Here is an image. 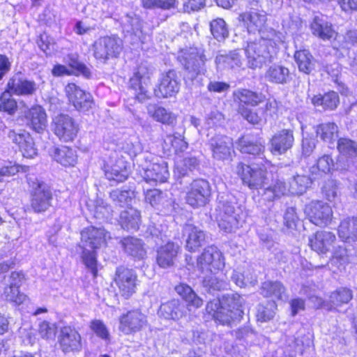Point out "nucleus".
Instances as JSON below:
<instances>
[{
	"mask_svg": "<svg viewBox=\"0 0 357 357\" xmlns=\"http://www.w3.org/2000/svg\"><path fill=\"white\" fill-rule=\"evenodd\" d=\"M110 238L109 232L102 227L90 226L81 231L79 248L82 250V259L94 276L98 271L96 250L105 245Z\"/></svg>",
	"mask_w": 357,
	"mask_h": 357,
	"instance_id": "f257e3e1",
	"label": "nucleus"
},
{
	"mask_svg": "<svg viewBox=\"0 0 357 357\" xmlns=\"http://www.w3.org/2000/svg\"><path fill=\"white\" fill-rule=\"evenodd\" d=\"M178 59L184 68V79L192 85H202V75L206 72V60L204 52L197 48L183 51Z\"/></svg>",
	"mask_w": 357,
	"mask_h": 357,
	"instance_id": "f03ea898",
	"label": "nucleus"
},
{
	"mask_svg": "<svg viewBox=\"0 0 357 357\" xmlns=\"http://www.w3.org/2000/svg\"><path fill=\"white\" fill-rule=\"evenodd\" d=\"M236 203L220 200L216 208L215 218L220 230L226 233L235 232L244 222V215Z\"/></svg>",
	"mask_w": 357,
	"mask_h": 357,
	"instance_id": "7ed1b4c3",
	"label": "nucleus"
},
{
	"mask_svg": "<svg viewBox=\"0 0 357 357\" xmlns=\"http://www.w3.org/2000/svg\"><path fill=\"white\" fill-rule=\"evenodd\" d=\"M248 68H261L266 62H271L274 58L275 47L271 40L260 38L250 41L244 50Z\"/></svg>",
	"mask_w": 357,
	"mask_h": 357,
	"instance_id": "20e7f679",
	"label": "nucleus"
},
{
	"mask_svg": "<svg viewBox=\"0 0 357 357\" xmlns=\"http://www.w3.org/2000/svg\"><path fill=\"white\" fill-rule=\"evenodd\" d=\"M236 172L239 175L244 185L250 189H259L265 187L273 176L271 172H268L261 165L260 162L252 165H248L243 162H238L236 167Z\"/></svg>",
	"mask_w": 357,
	"mask_h": 357,
	"instance_id": "39448f33",
	"label": "nucleus"
},
{
	"mask_svg": "<svg viewBox=\"0 0 357 357\" xmlns=\"http://www.w3.org/2000/svg\"><path fill=\"white\" fill-rule=\"evenodd\" d=\"M153 70L146 63H141L135 69L133 75L130 78V88L135 91L136 98L141 102L150 98V92L148 90L151 84V77Z\"/></svg>",
	"mask_w": 357,
	"mask_h": 357,
	"instance_id": "423d86ee",
	"label": "nucleus"
},
{
	"mask_svg": "<svg viewBox=\"0 0 357 357\" xmlns=\"http://www.w3.org/2000/svg\"><path fill=\"white\" fill-rule=\"evenodd\" d=\"M137 165L147 183H164L169 176L167 162L164 160L151 163L149 156H140L137 159Z\"/></svg>",
	"mask_w": 357,
	"mask_h": 357,
	"instance_id": "0eeeda50",
	"label": "nucleus"
},
{
	"mask_svg": "<svg viewBox=\"0 0 357 357\" xmlns=\"http://www.w3.org/2000/svg\"><path fill=\"white\" fill-rule=\"evenodd\" d=\"M93 48L95 58L105 63L119 56L123 49V41L114 36L100 37L94 42Z\"/></svg>",
	"mask_w": 357,
	"mask_h": 357,
	"instance_id": "6e6552de",
	"label": "nucleus"
},
{
	"mask_svg": "<svg viewBox=\"0 0 357 357\" xmlns=\"http://www.w3.org/2000/svg\"><path fill=\"white\" fill-rule=\"evenodd\" d=\"M32 188L31 208L36 213L45 212L52 206V193L50 187L45 182L36 180Z\"/></svg>",
	"mask_w": 357,
	"mask_h": 357,
	"instance_id": "1a4fd4ad",
	"label": "nucleus"
},
{
	"mask_svg": "<svg viewBox=\"0 0 357 357\" xmlns=\"http://www.w3.org/2000/svg\"><path fill=\"white\" fill-rule=\"evenodd\" d=\"M137 280V275L133 269L123 266L116 268L114 281L121 295L126 298H128L135 292Z\"/></svg>",
	"mask_w": 357,
	"mask_h": 357,
	"instance_id": "9d476101",
	"label": "nucleus"
},
{
	"mask_svg": "<svg viewBox=\"0 0 357 357\" xmlns=\"http://www.w3.org/2000/svg\"><path fill=\"white\" fill-rule=\"evenodd\" d=\"M310 221L319 227L328 225L333 216L331 207L326 203L321 201H312L305 208Z\"/></svg>",
	"mask_w": 357,
	"mask_h": 357,
	"instance_id": "9b49d317",
	"label": "nucleus"
},
{
	"mask_svg": "<svg viewBox=\"0 0 357 357\" xmlns=\"http://www.w3.org/2000/svg\"><path fill=\"white\" fill-rule=\"evenodd\" d=\"M53 131L63 142L73 141L78 132V126L68 114H60L53 119Z\"/></svg>",
	"mask_w": 357,
	"mask_h": 357,
	"instance_id": "f8f14e48",
	"label": "nucleus"
},
{
	"mask_svg": "<svg viewBox=\"0 0 357 357\" xmlns=\"http://www.w3.org/2000/svg\"><path fill=\"white\" fill-rule=\"evenodd\" d=\"M211 189L209 183L205 179L194 180L188 192L186 201L192 207L205 206L209 201Z\"/></svg>",
	"mask_w": 357,
	"mask_h": 357,
	"instance_id": "ddd939ff",
	"label": "nucleus"
},
{
	"mask_svg": "<svg viewBox=\"0 0 357 357\" xmlns=\"http://www.w3.org/2000/svg\"><path fill=\"white\" fill-rule=\"evenodd\" d=\"M197 266L204 271L215 273L225 266L221 252L215 246L206 248L197 259Z\"/></svg>",
	"mask_w": 357,
	"mask_h": 357,
	"instance_id": "4468645a",
	"label": "nucleus"
},
{
	"mask_svg": "<svg viewBox=\"0 0 357 357\" xmlns=\"http://www.w3.org/2000/svg\"><path fill=\"white\" fill-rule=\"evenodd\" d=\"M208 145L212 157L216 160H229L234 152L232 138L225 135L215 134L209 139Z\"/></svg>",
	"mask_w": 357,
	"mask_h": 357,
	"instance_id": "2eb2a0df",
	"label": "nucleus"
},
{
	"mask_svg": "<svg viewBox=\"0 0 357 357\" xmlns=\"http://www.w3.org/2000/svg\"><path fill=\"white\" fill-rule=\"evenodd\" d=\"M145 202L163 215H171L175 211L174 202L158 189L148 190L145 192Z\"/></svg>",
	"mask_w": 357,
	"mask_h": 357,
	"instance_id": "dca6fc26",
	"label": "nucleus"
},
{
	"mask_svg": "<svg viewBox=\"0 0 357 357\" xmlns=\"http://www.w3.org/2000/svg\"><path fill=\"white\" fill-rule=\"evenodd\" d=\"M7 136L13 143L18 146L24 157L32 158L37 155L35 142L28 131L22 129L9 130Z\"/></svg>",
	"mask_w": 357,
	"mask_h": 357,
	"instance_id": "f3484780",
	"label": "nucleus"
},
{
	"mask_svg": "<svg viewBox=\"0 0 357 357\" xmlns=\"http://www.w3.org/2000/svg\"><path fill=\"white\" fill-rule=\"evenodd\" d=\"M59 343L61 351L66 354L77 352L82 349V337L74 328H61L59 335Z\"/></svg>",
	"mask_w": 357,
	"mask_h": 357,
	"instance_id": "a211bd4d",
	"label": "nucleus"
},
{
	"mask_svg": "<svg viewBox=\"0 0 357 357\" xmlns=\"http://www.w3.org/2000/svg\"><path fill=\"white\" fill-rule=\"evenodd\" d=\"M69 101L79 111H88L91 108L93 100L89 93H86L75 84L70 83L66 88Z\"/></svg>",
	"mask_w": 357,
	"mask_h": 357,
	"instance_id": "6ab92c4d",
	"label": "nucleus"
},
{
	"mask_svg": "<svg viewBox=\"0 0 357 357\" xmlns=\"http://www.w3.org/2000/svg\"><path fill=\"white\" fill-rule=\"evenodd\" d=\"M119 329L125 334L136 333L146 326V317L139 310L128 311L120 317Z\"/></svg>",
	"mask_w": 357,
	"mask_h": 357,
	"instance_id": "aec40b11",
	"label": "nucleus"
},
{
	"mask_svg": "<svg viewBox=\"0 0 357 357\" xmlns=\"http://www.w3.org/2000/svg\"><path fill=\"white\" fill-rule=\"evenodd\" d=\"M179 91V82L177 73L170 70L163 74L157 88L154 89L155 96L159 98L172 97Z\"/></svg>",
	"mask_w": 357,
	"mask_h": 357,
	"instance_id": "412c9836",
	"label": "nucleus"
},
{
	"mask_svg": "<svg viewBox=\"0 0 357 357\" xmlns=\"http://www.w3.org/2000/svg\"><path fill=\"white\" fill-rule=\"evenodd\" d=\"M185 238V248L190 252L197 251L206 242V234L204 231L192 224H185L183 228Z\"/></svg>",
	"mask_w": 357,
	"mask_h": 357,
	"instance_id": "4be33fe9",
	"label": "nucleus"
},
{
	"mask_svg": "<svg viewBox=\"0 0 357 357\" xmlns=\"http://www.w3.org/2000/svg\"><path fill=\"white\" fill-rule=\"evenodd\" d=\"M310 29L314 36L324 41L336 39L338 35L333 27V24L322 15L314 17Z\"/></svg>",
	"mask_w": 357,
	"mask_h": 357,
	"instance_id": "5701e85b",
	"label": "nucleus"
},
{
	"mask_svg": "<svg viewBox=\"0 0 357 357\" xmlns=\"http://www.w3.org/2000/svg\"><path fill=\"white\" fill-rule=\"evenodd\" d=\"M7 88L13 94L22 96H32L38 89L36 83L17 74L11 77L7 84Z\"/></svg>",
	"mask_w": 357,
	"mask_h": 357,
	"instance_id": "b1692460",
	"label": "nucleus"
},
{
	"mask_svg": "<svg viewBox=\"0 0 357 357\" xmlns=\"http://www.w3.org/2000/svg\"><path fill=\"white\" fill-rule=\"evenodd\" d=\"M179 245L172 241L162 245L157 249L156 263L162 268H168L174 266Z\"/></svg>",
	"mask_w": 357,
	"mask_h": 357,
	"instance_id": "393cba45",
	"label": "nucleus"
},
{
	"mask_svg": "<svg viewBox=\"0 0 357 357\" xmlns=\"http://www.w3.org/2000/svg\"><path fill=\"white\" fill-rule=\"evenodd\" d=\"M335 240V235L333 232L319 231L310 238V245L313 250L325 254L334 248Z\"/></svg>",
	"mask_w": 357,
	"mask_h": 357,
	"instance_id": "a878e982",
	"label": "nucleus"
},
{
	"mask_svg": "<svg viewBox=\"0 0 357 357\" xmlns=\"http://www.w3.org/2000/svg\"><path fill=\"white\" fill-rule=\"evenodd\" d=\"M237 149L242 153L258 156L261 161L260 164L266 162L264 156V146L260 141H254L249 136H242L236 142Z\"/></svg>",
	"mask_w": 357,
	"mask_h": 357,
	"instance_id": "bb28decb",
	"label": "nucleus"
},
{
	"mask_svg": "<svg viewBox=\"0 0 357 357\" xmlns=\"http://www.w3.org/2000/svg\"><path fill=\"white\" fill-rule=\"evenodd\" d=\"M26 118L28 126L38 133L43 132L47 128V114L40 105L32 107L28 111Z\"/></svg>",
	"mask_w": 357,
	"mask_h": 357,
	"instance_id": "cd10ccee",
	"label": "nucleus"
},
{
	"mask_svg": "<svg viewBox=\"0 0 357 357\" xmlns=\"http://www.w3.org/2000/svg\"><path fill=\"white\" fill-rule=\"evenodd\" d=\"M293 132L290 130H282L276 133L271 141V151L273 154H282L289 149L294 143Z\"/></svg>",
	"mask_w": 357,
	"mask_h": 357,
	"instance_id": "c85d7f7f",
	"label": "nucleus"
},
{
	"mask_svg": "<svg viewBox=\"0 0 357 357\" xmlns=\"http://www.w3.org/2000/svg\"><path fill=\"white\" fill-rule=\"evenodd\" d=\"M186 312L185 306L176 299L162 303L158 310L159 316L165 319L178 320L184 317Z\"/></svg>",
	"mask_w": 357,
	"mask_h": 357,
	"instance_id": "c756f323",
	"label": "nucleus"
},
{
	"mask_svg": "<svg viewBox=\"0 0 357 357\" xmlns=\"http://www.w3.org/2000/svg\"><path fill=\"white\" fill-rule=\"evenodd\" d=\"M259 293L264 297L270 298L273 301H284L287 298V290L280 281L267 280L261 283Z\"/></svg>",
	"mask_w": 357,
	"mask_h": 357,
	"instance_id": "7c9ffc66",
	"label": "nucleus"
},
{
	"mask_svg": "<svg viewBox=\"0 0 357 357\" xmlns=\"http://www.w3.org/2000/svg\"><path fill=\"white\" fill-rule=\"evenodd\" d=\"M239 21L247 26L248 32L260 31L266 22V16L256 10L244 12L239 15Z\"/></svg>",
	"mask_w": 357,
	"mask_h": 357,
	"instance_id": "2f4dec72",
	"label": "nucleus"
},
{
	"mask_svg": "<svg viewBox=\"0 0 357 357\" xmlns=\"http://www.w3.org/2000/svg\"><path fill=\"white\" fill-rule=\"evenodd\" d=\"M234 101L238 105L257 106L265 100L261 93L252 91L247 89H238L233 92Z\"/></svg>",
	"mask_w": 357,
	"mask_h": 357,
	"instance_id": "473e14b6",
	"label": "nucleus"
},
{
	"mask_svg": "<svg viewBox=\"0 0 357 357\" xmlns=\"http://www.w3.org/2000/svg\"><path fill=\"white\" fill-rule=\"evenodd\" d=\"M265 79L271 83L287 84L291 80V76L288 68L282 65L273 64L267 69Z\"/></svg>",
	"mask_w": 357,
	"mask_h": 357,
	"instance_id": "72a5a7b5",
	"label": "nucleus"
},
{
	"mask_svg": "<svg viewBox=\"0 0 357 357\" xmlns=\"http://www.w3.org/2000/svg\"><path fill=\"white\" fill-rule=\"evenodd\" d=\"M120 243L125 252L137 259H142L146 255L144 244L139 238L127 236Z\"/></svg>",
	"mask_w": 357,
	"mask_h": 357,
	"instance_id": "f704fd0d",
	"label": "nucleus"
},
{
	"mask_svg": "<svg viewBox=\"0 0 357 357\" xmlns=\"http://www.w3.org/2000/svg\"><path fill=\"white\" fill-rule=\"evenodd\" d=\"M140 222V212L136 208L128 207L126 210L121 212L119 223L123 229L136 231L139 229Z\"/></svg>",
	"mask_w": 357,
	"mask_h": 357,
	"instance_id": "c9c22d12",
	"label": "nucleus"
},
{
	"mask_svg": "<svg viewBox=\"0 0 357 357\" xmlns=\"http://www.w3.org/2000/svg\"><path fill=\"white\" fill-rule=\"evenodd\" d=\"M128 170L122 159H119L111 166H107L105 169L106 178L109 181L121 183L126 181L128 176Z\"/></svg>",
	"mask_w": 357,
	"mask_h": 357,
	"instance_id": "e433bc0d",
	"label": "nucleus"
},
{
	"mask_svg": "<svg viewBox=\"0 0 357 357\" xmlns=\"http://www.w3.org/2000/svg\"><path fill=\"white\" fill-rule=\"evenodd\" d=\"M147 112L154 120L162 124L172 126L176 120V116L173 112L156 105H149Z\"/></svg>",
	"mask_w": 357,
	"mask_h": 357,
	"instance_id": "4c0bfd02",
	"label": "nucleus"
},
{
	"mask_svg": "<svg viewBox=\"0 0 357 357\" xmlns=\"http://www.w3.org/2000/svg\"><path fill=\"white\" fill-rule=\"evenodd\" d=\"M263 188H264V199L269 202L274 201L287 192L285 183L279 180L278 176L275 178L271 176L269 183Z\"/></svg>",
	"mask_w": 357,
	"mask_h": 357,
	"instance_id": "58836bf2",
	"label": "nucleus"
},
{
	"mask_svg": "<svg viewBox=\"0 0 357 357\" xmlns=\"http://www.w3.org/2000/svg\"><path fill=\"white\" fill-rule=\"evenodd\" d=\"M294 59L299 71L310 75L314 70L316 61L308 50L296 51Z\"/></svg>",
	"mask_w": 357,
	"mask_h": 357,
	"instance_id": "ea45409f",
	"label": "nucleus"
},
{
	"mask_svg": "<svg viewBox=\"0 0 357 357\" xmlns=\"http://www.w3.org/2000/svg\"><path fill=\"white\" fill-rule=\"evenodd\" d=\"M240 50L229 52L227 54H219L215 58V63L219 68H234L241 67L243 65L242 56Z\"/></svg>",
	"mask_w": 357,
	"mask_h": 357,
	"instance_id": "a19ab883",
	"label": "nucleus"
},
{
	"mask_svg": "<svg viewBox=\"0 0 357 357\" xmlns=\"http://www.w3.org/2000/svg\"><path fill=\"white\" fill-rule=\"evenodd\" d=\"M312 183V178L310 176L296 174L289 181V189L287 190L292 195H301L306 192Z\"/></svg>",
	"mask_w": 357,
	"mask_h": 357,
	"instance_id": "79ce46f5",
	"label": "nucleus"
},
{
	"mask_svg": "<svg viewBox=\"0 0 357 357\" xmlns=\"http://www.w3.org/2000/svg\"><path fill=\"white\" fill-rule=\"evenodd\" d=\"M52 155L57 162L66 167L74 166L77 161L75 151L66 146L55 148Z\"/></svg>",
	"mask_w": 357,
	"mask_h": 357,
	"instance_id": "37998d69",
	"label": "nucleus"
},
{
	"mask_svg": "<svg viewBox=\"0 0 357 357\" xmlns=\"http://www.w3.org/2000/svg\"><path fill=\"white\" fill-rule=\"evenodd\" d=\"M340 238L343 241L357 240V218L343 220L338 227Z\"/></svg>",
	"mask_w": 357,
	"mask_h": 357,
	"instance_id": "c03bdc74",
	"label": "nucleus"
},
{
	"mask_svg": "<svg viewBox=\"0 0 357 357\" xmlns=\"http://www.w3.org/2000/svg\"><path fill=\"white\" fill-rule=\"evenodd\" d=\"M339 96L335 91H330L324 95L314 96L312 98V103L315 106H321L324 109H334L339 103Z\"/></svg>",
	"mask_w": 357,
	"mask_h": 357,
	"instance_id": "a18cd8bd",
	"label": "nucleus"
},
{
	"mask_svg": "<svg viewBox=\"0 0 357 357\" xmlns=\"http://www.w3.org/2000/svg\"><path fill=\"white\" fill-rule=\"evenodd\" d=\"M316 133L324 142L332 143L337 137L338 127L335 123H321L317 126Z\"/></svg>",
	"mask_w": 357,
	"mask_h": 357,
	"instance_id": "49530a36",
	"label": "nucleus"
},
{
	"mask_svg": "<svg viewBox=\"0 0 357 357\" xmlns=\"http://www.w3.org/2000/svg\"><path fill=\"white\" fill-rule=\"evenodd\" d=\"M109 197L116 205L123 206L135 197V192L125 188H116L109 192Z\"/></svg>",
	"mask_w": 357,
	"mask_h": 357,
	"instance_id": "de8ad7c7",
	"label": "nucleus"
},
{
	"mask_svg": "<svg viewBox=\"0 0 357 357\" xmlns=\"http://www.w3.org/2000/svg\"><path fill=\"white\" fill-rule=\"evenodd\" d=\"M202 284L204 291L208 294H214L215 291L226 289L228 287L226 281L214 275L204 277Z\"/></svg>",
	"mask_w": 357,
	"mask_h": 357,
	"instance_id": "09e8293b",
	"label": "nucleus"
},
{
	"mask_svg": "<svg viewBox=\"0 0 357 357\" xmlns=\"http://www.w3.org/2000/svg\"><path fill=\"white\" fill-rule=\"evenodd\" d=\"M12 92L7 88L0 96V111L8 113L10 115L14 114L17 109V104L13 98Z\"/></svg>",
	"mask_w": 357,
	"mask_h": 357,
	"instance_id": "8fccbe9b",
	"label": "nucleus"
},
{
	"mask_svg": "<svg viewBox=\"0 0 357 357\" xmlns=\"http://www.w3.org/2000/svg\"><path fill=\"white\" fill-rule=\"evenodd\" d=\"M211 32L218 41H222L229 36V29L225 21L222 18H217L210 23Z\"/></svg>",
	"mask_w": 357,
	"mask_h": 357,
	"instance_id": "3c124183",
	"label": "nucleus"
},
{
	"mask_svg": "<svg viewBox=\"0 0 357 357\" xmlns=\"http://www.w3.org/2000/svg\"><path fill=\"white\" fill-rule=\"evenodd\" d=\"M242 313L243 311H234L222 305L218 312L215 313L213 319L222 325L229 324L231 321L241 317Z\"/></svg>",
	"mask_w": 357,
	"mask_h": 357,
	"instance_id": "603ef678",
	"label": "nucleus"
},
{
	"mask_svg": "<svg viewBox=\"0 0 357 357\" xmlns=\"http://www.w3.org/2000/svg\"><path fill=\"white\" fill-rule=\"evenodd\" d=\"M353 294L351 289L346 287H340L330 295V302L334 305H341L348 303L352 298Z\"/></svg>",
	"mask_w": 357,
	"mask_h": 357,
	"instance_id": "864d4df0",
	"label": "nucleus"
},
{
	"mask_svg": "<svg viewBox=\"0 0 357 357\" xmlns=\"http://www.w3.org/2000/svg\"><path fill=\"white\" fill-rule=\"evenodd\" d=\"M339 152L349 158L357 157V142L348 138H340L337 142Z\"/></svg>",
	"mask_w": 357,
	"mask_h": 357,
	"instance_id": "5fc2aeb1",
	"label": "nucleus"
},
{
	"mask_svg": "<svg viewBox=\"0 0 357 357\" xmlns=\"http://www.w3.org/2000/svg\"><path fill=\"white\" fill-rule=\"evenodd\" d=\"M165 142L171 144L176 153L184 151L187 149L188 145L184 139L183 133L177 132L173 135H167Z\"/></svg>",
	"mask_w": 357,
	"mask_h": 357,
	"instance_id": "6e6d98bb",
	"label": "nucleus"
},
{
	"mask_svg": "<svg viewBox=\"0 0 357 357\" xmlns=\"http://www.w3.org/2000/svg\"><path fill=\"white\" fill-rule=\"evenodd\" d=\"M243 301L242 297L238 294H227L222 297V305L234 311H243L241 309Z\"/></svg>",
	"mask_w": 357,
	"mask_h": 357,
	"instance_id": "4d7b16f0",
	"label": "nucleus"
},
{
	"mask_svg": "<svg viewBox=\"0 0 357 357\" xmlns=\"http://www.w3.org/2000/svg\"><path fill=\"white\" fill-rule=\"evenodd\" d=\"M199 166V162L195 157H185L178 162L176 166V171L180 176H185L188 172H192Z\"/></svg>",
	"mask_w": 357,
	"mask_h": 357,
	"instance_id": "13d9d810",
	"label": "nucleus"
},
{
	"mask_svg": "<svg viewBox=\"0 0 357 357\" xmlns=\"http://www.w3.org/2000/svg\"><path fill=\"white\" fill-rule=\"evenodd\" d=\"M111 206L103 200H98L93 209V216L99 220H105L112 216Z\"/></svg>",
	"mask_w": 357,
	"mask_h": 357,
	"instance_id": "bf43d9fd",
	"label": "nucleus"
},
{
	"mask_svg": "<svg viewBox=\"0 0 357 357\" xmlns=\"http://www.w3.org/2000/svg\"><path fill=\"white\" fill-rule=\"evenodd\" d=\"M123 149L134 159L137 164V159L140 156H147L146 154H140L142 151V145L137 139L128 140Z\"/></svg>",
	"mask_w": 357,
	"mask_h": 357,
	"instance_id": "052dcab7",
	"label": "nucleus"
},
{
	"mask_svg": "<svg viewBox=\"0 0 357 357\" xmlns=\"http://www.w3.org/2000/svg\"><path fill=\"white\" fill-rule=\"evenodd\" d=\"M276 309L275 302L268 303L266 305H259L257 307V318L258 321H268L273 318Z\"/></svg>",
	"mask_w": 357,
	"mask_h": 357,
	"instance_id": "680f3d73",
	"label": "nucleus"
},
{
	"mask_svg": "<svg viewBox=\"0 0 357 357\" xmlns=\"http://www.w3.org/2000/svg\"><path fill=\"white\" fill-rule=\"evenodd\" d=\"M238 112L244 119L253 125L260 124L264 119L263 115H259L257 112H253L244 105H238Z\"/></svg>",
	"mask_w": 357,
	"mask_h": 357,
	"instance_id": "e2e57ef3",
	"label": "nucleus"
},
{
	"mask_svg": "<svg viewBox=\"0 0 357 357\" xmlns=\"http://www.w3.org/2000/svg\"><path fill=\"white\" fill-rule=\"evenodd\" d=\"M144 8L169 10L175 7L176 0H142Z\"/></svg>",
	"mask_w": 357,
	"mask_h": 357,
	"instance_id": "0e129e2a",
	"label": "nucleus"
},
{
	"mask_svg": "<svg viewBox=\"0 0 357 357\" xmlns=\"http://www.w3.org/2000/svg\"><path fill=\"white\" fill-rule=\"evenodd\" d=\"M68 65L84 77L89 78L91 75L90 69L77 59V55L70 54L68 56Z\"/></svg>",
	"mask_w": 357,
	"mask_h": 357,
	"instance_id": "69168bd1",
	"label": "nucleus"
},
{
	"mask_svg": "<svg viewBox=\"0 0 357 357\" xmlns=\"http://www.w3.org/2000/svg\"><path fill=\"white\" fill-rule=\"evenodd\" d=\"M300 218L295 207L290 206L286 208L284 214V224L289 229H295Z\"/></svg>",
	"mask_w": 357,
	"mask_h": 357,
	"instance_id": "338daca9",
	"label": "nucleus"
},
{
	"mask_svg": "<svg viewBox=\"0 0 357 357\" xmlns=\"http://www.w3.org/2000/svg\"><path fill=\"white\" fill-rule=\"evenodd\" d=\"M19 288L8 285L4 290L6 299L18 305L22 303L26 299V296L20 292Z\"/></svg>",
	"mask_w": 357,
	"mask_h": 357,
	"instance_id": "774afa93",
	"label": "nucleus"
}]
</instances>
